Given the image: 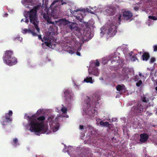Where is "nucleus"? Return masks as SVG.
I'll return each instance as SVG.
<instances>
[{
	"instance_id": "obj_1",
	"label": "nucleus",
	"mask_w": 157,
	"mask_h": 157,
	"mask_svg": "<svg viewBox=\"0 0 157 157\" xmlns=\"http://www.w3.org/2000/svg\"><path fill=\"white\" fill-rule=\"evenodd\" d=\"M56 111L58 113L61 111L63 115L58 114L57 116L50 115L48 116L46 118L44 116L37 117V116L45 113L46 110L43 109H38L36 114L31 116L26 114L24 118L28 121V124L24 125V126L27 129L37 135H38L39 133L48 134L52 132H56L58 130L60 126L58 117H68V116L66 114L67 110L65 107H56Z\"/></svg>"
},
{
	"instance_id": "obj_2",
	"label": "nucleus",
	"mask_w": 157,
	"mask_h": 157,
	"mask_svg": "<svg viewBox=\"0 0 157 157\" xmlns=\"http://www.w3.org/2000/svg\"><path fill=\"white\" fill-rule=\"evenodd\" d=\"M41 8L40 5H38L37 7H34L30 12L25 11L24 15L25 18L24 19H22L21 22L25 21L26 23H28L29 20L27 18L26 16H29L30 21L31 23L33 24L34 26L31 25L28 26V29H22L21 32L23 34L27 33H31L33 36H35L39 35L40 29L38 26L39 24V21H38L37 15L36 14L37 10Z\"/></svg>"
},
{
	"instance_id": "obj_3",
	"label": "nucleus",
	"mask_w": 157,
	"mask_h": 157,
	"mask_svg": "<svg viewBox=\"0 0 157 157\" xmlns=\"http://www.w3.org/2000/svg\"><path fill=\"white\" fill-rule=\"evenodd\" d=\"M97 100L90 98L86 97L82 103V109L83 110V115L87 114L91 117H94L97 114V109L95 108Z\"/></svg>"
},
{
	"instance_id": "obj_4",
	"label": "nucleus",
	"mask_w": 157,
	"mask_h": 157,
	"mask_svg": "<svg viewBox=\"0 0 157 157\" xmlns=\"http://www.w3.org/2000/svg\"><path fill=\"white\" fill-rule=\"evenodd\" d=\"M79 41L78 40H76L75 39H73L71 41L67 42V44L71 45H73V48H71L67 45H64L63 46V50L67 51L71 54H72L75 52H76V54L78 56H80V52H77L81 50L82 44L84 43V40L82 42V40L79 39Z\"/></svg>"
},
{
	"instance_id": "obj_5",
	"label": "nucleus",
	"mask_w": 157,
	"mask_h": 157,
	"mask_svg": "<svg viewBox=\"0 0 157 157\" xmlns=\"http://www.w3.org/2000/svg\"><path fill=\"white\" fill-rule=\"evenodd\" d=\"M112 21L109 20L101 28L100 36L102 37L104 36H113L116 33V27L113 24Z\"/></svg>"
},
{
	"instance_id": "obj_6",
	"label": "nucleus",
	"mask_w": 157,
	"mask_h": 157,
	"mask_svg": "<svg viewBox=\"0 0 157 157\" xmlns=\"http://www.w3.org/2000/svg\"><path fill=\"white\" fill-rule=\"evenodd\" d=\"M54 4H55L54 6H56L57 5H63V3L61 2L60 0L58 1H54L52 3L51 6L48 9L46 8L45 9V11L46 12V13H44L43 14V17L47 21L48 23L49 24H54L51 21L52 17L55 18L58 17V16L56 13V12L54 10H52V8Z\"/></svg>"
},
{
	"instance_id": "obj_7",
	"label": "nucleus",
	"mask_w": 157,
	"mask_h": 157,
	"mask_svg": "<svg viewBox=\"0 0 157 157\" xmlns=\"http://www.w3.org/2000/svg\"><path fill=\"white\" fill-rule=\"evenodd\" d=\"M71 30L73 29L75 30V34L77 36L78 38L82 40V42H83L84 40H86V37H89V34H87L85 35H82V31H81L79 28L77 27V24L74 22H71L69 21V23L68 24V26Z\"/></svg>"
},
{
	"instance_id": "obj_8",
	"label": "nucleus",
	"mask_w": 157,
	"mask_h": 157,
	"mask_svg": "<svg viewBox=\"0 0 157 157\" xmlns=\"http://www.w3.org/2000/svg\"><path fill=\"white\" fill-rule=\"evenodd\" d=\"M12 51H6L3 56L4 62L10 66L14 65L17 62V59L12 57Z\"/></svg>"
},
{
	"instance_id": "obj_9",
	"label": "nucleus",
	"mask_w": 157,
	"mask_h": 157,
	"mask_svg": "<svg viewBox=\"0 0 157 157\" xmlns=\"http://www.w3.org/2000/svg\"><path fill=\"white\" fill-rule=\"evenodd\" d=\"M38 38L41 39L44 42L42 44V46L44 48H47V47L50 48H52L53 45V40L51 38L50 35L47 36H44L43 39H42L40 35L38 36Z\"/></svg>"
},
{
	"instance_id": "obj_10",
	"label": "nucleus",
	"mask_w": 157,
	"mask_h": 157,
	"mask_svg": "<svg viewBox=\"0 0 157 157\" xmlns=\"http://www.w3.org/2000/svg\"><path fill=\"white\" fill-rule=\"evenodd\" d=\"M64 94L66 102L68 104H72L74 100L75 97L73 94L72 93L71 91L66 90L64 92Z\"/></svg>"
},
{
	"instance_id": "obj_11",
	"label": "nucleus",
	"mask_w": 157,
	"mask_h": 157,
	"mask_svg": "<svg viewBox=\"0 0 157 157\" xmlns=\"http://www.w3.org/2000/svg\"><path fill=\"white\" fill-rule=\"evenodd\" d=\"M12 114L13 112L11 110H10L8 113L5 114V116L2 118L1 124L2 125H6L8 123L12 121L11 117Z\"/></svg>"
},
{
	"instance_id": "obj_12",
	"label": "nucleus",
	"mask_w": 157,
	"mask_h": 157,
	"mask_svg": "<svg viewBox=\"0 0 157 157\" xmlns=\"http://www.w3.org/2000/svg\"><path fill=\"white\" fill-rule=\"evenodd\" d=\"M36 1L35 0H22V4L26 8H31L35 4Z\"/></svg>"
},
{
	"instance_id": "obj_13",
	"label": "nucleus",
	"mask_w": 157,
	"mask_h": 157,
	"mask_svg": "<svg viewBox=\"0 0 157 157\" xmlns=\"http://www.w3.org/2000/svg\"><path fill=\"white\" fill-rule=\"evenodd\" d=\"M134 71L132 68L129 69L127 67H125L122 69L121 72L122 78L123 79L125 78V76L128 75L129 73H134Z\"/></svg>"
},
{
	"instance_id": "obj_14",
	"label": "nucleus",
	"mask_w": 157,
	"mask_h": 157,
	"mask_svg": "<svg viewBox=\"0 0 157 157\" xmlns=\"http://www.w3.org/2000/svg\"><path fill=\"white\" fill-rule=\"evenodd\" d=\"M56 24L58 25L60 27L64 26H68L69 21L66 19H62L56 21Z\"/></svg>"
},
{
	"instance_id": "obj_15",
	"label": "nucleus",
	"mask_w": 157,
	"mask_h": 157,
	"mask_svg": "<svg viewBox=\"0 0 157 157\" xmlns=\"http://www.w3.org/2000/svg\"><path fill=\"white\" fill-rule=\"evenodd\" d=\"M89 73L90 74H93L94 76H98L99 72L98 69L94 67L90 69V67L88 69Z\"/></svg>"
},
{
	"instance_id": "obj_16",
	"label": "nucleus",
	"mask_w": 157,
	"mask_h": 157,
	"mask_svg": "<svg viewBox=\"0 0 157 157\" xmlns=\"http://www.w3.org/2000/svg\"><path fill=\"white\" fill-rule=\"evenodd\" d=\"M143 102H139L134 107L135 109L136 112H141L143 111V109L145 108L142 105H143Z\"/></svg>"
},
{
	"instance_id": "obj_17",
	"label": "nucleus",
	"mask_w": 157,
	"mask_h": 157,
	"mask_svg": "<svg viewBox=\"0 0 157 157\" xmlns=\"http://www.w3.org/2000/svg\"><path fill=\"white\" fill-rule=\"evenodd\" d=\"M132 16V13L130 11H125L123 13V17L126 20L130 19Z\"/></svg>"
},
{
	"instance_id": "obj_18",
	"label": "nucleus",
	"mask_w": 157,
	"mask_h": 157,
	"mask_svg": "<svg viewBox=\"0 0 157 157\" xmlns=\"http://www.w3.org/2000/svg\"><path fill=\"white\" fill-rule=\"evenodd\" d=\"M140 141L142 143H144L147 141L148 136L146 133H143L140 134Z\"/></svg>"
},
{
	"instance_id": "obj_19",
	"label": "nucleus",
	"mask_w": 157,
	"mask_h": 157,
	"mask_svg": "<svg viewBox=\"0 0 157 157\" xmlns=\"http://www.w3.org/2000/svg\"><path fill=\"white\" fill-rule=\"evenodd\" d=\"M149 19L147 20L146 24L148 26L151 25L153 24V21L152 20H157V16L155 17L153 16H150L148 17Z\"/></svg>"
},
{
	"instance_id": "obj_20",
	"label": "nucleus",
	"mask_w": 157,
	"mask_h": 157,
	"mask_svg": "<svg viewBox=\"0 0 157 157\" xmlns=\"http://www.w3.org/2000/svg\"><path fill=\"white\" fill-rule=\"evenodd\" d=\"M96 8V7H90L89 8H87L86 9V10L88 12L91 13H97L101 10L99 9H97Z\"/></svg>"
},
{
	"instance_id": "obj_21",
	"label": "nucleus",
	"mask_w": 157,
	"mask_h": 157,
	"mask_svg": "<svg viewBox=\"0 0 157 157\" xmlns=\"http://www.w3.org/2000/svg\"><path fill=\"white\" fill-rule=\"evenodd\" d=\"M117 90L120 92V93L122 94L123 93L125 92L126 91V88L124 85H119L116 86Z\"/></svg>"
},
{
	"instance_id": "obj_22",
	"label": "nucleus",
	"mask_w": 157,
	"mask_h": 157,
	"mask_svg": "<svg viewBox=\"0 0 157 157\" xmlns=\"http://www.w3.org/2000/svg\"><path fill=\"white\" fill-rule=\"evenodd\" d=\"M114 8L113 6H108L106 8V12L108 15H113L114 12Z\"/></svg>"
},
{
	"instance_id": "obj_23",
	"label": "nucleus",
	"mask_w": 157,
	"mask_h": 157,
	"mask_svg": "<svg viewBox=\"0 0 157 157\" xmlns=\"http://www.w3.org/2000/svg\"><path fill=\"white\" fill-rule=\"evenodd\" d=\"M92 128V127L90 126H84L81 125H80L79 126V129L83 131H86L88 129H91Z\"/></svg>"
},
{
	"instance_id": "obj_24",
	"label": "nucleus",
	"mask_w": 157,
	"mask_h": 157,
	"mask_svg": "<svg viewBox=\"0 0 157 157\" xmlns=\"http://www.w3.org/2000/svg\"><path fill=\"white\" fill-rule=\"evenodd\" d=\"M83 82L93 84L94 82V80L91 77H87L86 78L84 79Z\"/></svg>"
},
{
	"instance_id": "obj_25",
	"label": "nucleus",
	"mask_w": 157,
	"mask_h": 157,
	"mask_svg": "<svg viewBox=\"0 0 157 157\" xmlns=\"http://www.w3.org/2000/svg\"><path fill=\"white\" fill-rule=\"evenodd\" d=\"M134 79H135V81L137 82L136 83V85L138 86H139L141 85L142 83V82L144 81H143L140 79V78H139L138 75L135 76Z\"/></svg>"
},
{
	"instance_id": "obj_26",
	"label": "nucleus",
	"mask_w": 157,
	"mask_h": 157,
	"mask_svg": "<svg viewBox=\"0 0 157 157\" xmlns=\"http://www.w3.org/2000/svg\"><path fill=\"white\" fill-rule=\"evenodd\" d=\"M110 57L111 58H110V60L112 62L113 61H117L118 62V61L119 59V57H117L116 55L115 54L111 55Z\"/></svg>"
},
{
	"instance_id": "obj_27",
	"label": "nucleus",
	"mask_w": 157,
	"mask_h": 157,
	"mask_svg": "<svg viewBox=\"0 0 157 157\" xmlns=\"http://www.w3.org/2000/svg\"><path fill=\"white\" fill-rule=\"evenodd\" d=\"M142 57L143 60L147 61L149 58L150 56L148 53L145 52L143 54Z\"/></svg>"
},
{
	"instance_id": "obj_28",
	"label": "nucleus",
	"mask_w": 157,
	"mask_h": 157,
	"mask_svg": "<svg viewBox=\"0 0 157 157\" xmlns=\"http://www.w3.org/2000/svg\"><path fill=\"white\" fill-rule=\"evenodd\" d=\"M99 65V63L98 60H96L94 62H91L90 66V69L94 67V66H98Z\"/></svg>"
},
{
	"instance_id": "obj_29",
	"label": "nucleus",
	"mask_w": 157,
	"mask_h": 157,
	"mask_svg": "<svg viewBox=\"0 0 157 157\" xmlns=\"http://www.w3.org/2000/svg\"><path fill=\"white\" fill-rule=\"evenodd\" d=\"M156 75H155L154 73L151 74L150 77L151 78L152 80L153 81H155V84L157 85V78H156Z\"/></svg>"
},
{
	"instance_id": "obj_30",
	"label": "nucleus",
	"mask_w": 157,
	"mask_h": 157,
	"mask_svg": "<svg viewBox=\"0 0 157 157\" xmlns=\"http://www.w3.org/2000/svg\"><path fill=\"white\" fill-rule=\"evenodd\" d=\"M100 124L103 126L107 127L109 125V123L107 122H103L102 121H101L100 122Z\"/></svg>"
},
{
	"instance_id": "obj_31",
	"label": "nucleus",
	"mask_w": 157,
	"mask_h": 157,
	"mask_svg": "<svg viewBox=\"0 0 157 157\" xmlns=\"http://www.w3.org/2000/svg\"><path fill=\"white\" fill-rule=\"evenodd\" d=\"M139 78H140V79L142 81H144L146 78L144 75L142 74V73L139 72V75L138 76Z\"/></svg>"
},
{
	"instance_id": "obj_32",
	"label": "nucleus",
	"mask_w": 157,
	"mask_h": 157,
	"mask_svg": "<svg viewBox=\"0 0 157 157\" xmlns=\"http://www.w3.org/2000/svg\"><path fill=\"white\" fill-rule=\"evenodd\" d=\"M109 60H110V58L109 57H105L102 59V63L104 64H106Z\"/></svg>"
},
{
	"instance_id": "obj_33",
	"label": "nucleus",
	"mask_w": 157,
	"mask_h": 157,
	"mask_svg": "<svg viewBox=\"0 0 157 157\" xmlns=\"http://www.w3.org/2000/svg\"><path fill=\"white\" fill-rule=\"evenodd\" d=\"M13 144L14 146H16L18 144V140L17 138H14L13 141Z\"/></svg>"
},
{
	"instance_id": "obj_34",
	"label": "nucleus",
	"mask_w": 157,
	"mask_h": 157,
	"mask_svg": "<svg viewBox=\"0 0 157 157\" xmlns=\"http://www.w3.org/2000/svg\"><path fill=\"white\" fill-rule=\"evenodd\" d=\"M131 60L133 61H135L136 60H138L136 56L134 55L131 58Z\"/></svg>"
},
{
	"instance_id": "obj_35",
	"label": "nucleus",
	"mask_w": 157,
	"mask_h": 157,
	"mask_svg": "<svg viewBox=\"0 0 157 157\" xmlns=\"http://www.w3.org/2000/svg\"><path fill=\"white\" fill-rule=\"evenodd\" d=\"M77 12H78V14H82V13H83V11H80L77 10L74 11V13Z\"/></svg>"
},
{
	"instance_id": "obj_36",
	"label": "nucleus",
	"mask_w": 157,
	"mask_h": 157,
	"mask_svg": "<svg viewBox=\"0 0 157 157\" xmlns=\"http://www.w3.org/2000/svg\"><path fill=\"white\" fill-rule=\"evenodd\" d=\"M155 59L154 58H151L150 59V63H151L155 61Z\"/></svg>"
},
{
	"instance_id": "obj_37",
	"label": "nucleus",
	"mask_w": 157,
	"mask_h": 157,
	"mask_svg": "<svg viewBox=\"0 0 157 157\" xmlns=\"http://www.w3.org/2000/svg\"><path fill=\"white\" fill-rule=\"evenodd\" d=\"M153 48H154V52L157 51V44L154 45L153 46Z\"/></svg>"
},
{
	"instance_id": "obj_38",
	"label": "nucleus",
	"mask_w": 157,
	"mask_h": 157,
	"mask_svg": "<svg viewBox=\"0 0 157 157\" xmlns=\"http://www.w3.org/2000/svg\"><path fill=\"white\" fill-rule=\"evenodd\" d=\"M142 100L143 102H147L148 101V99L144 97L142 98Z\"/></svg>"
},
{
	"instance_id": "obj_39",
	"label": "nucleus",
	"mask_w": 157,
	"mask_h": 157,
	"mask_svg": "<svg viewBox=\"0 0 157 157\" xmlns=\"http://www.w3.org/2000/svg\"><path fill=\"white\" fill-rule=\"evenodd\" d=\"M77 19L79 20L80 21H82V16L81 15V17L80 16H78V17H77Z\"/></svg>"
},
{
	"instance_id": "obj_40",
	"label": "nucleus",
	"mask_w": 157,
	"mask_h": 157,
	"mask_svg": "<svg viewBox=\"0 0 157 157\" xmlns=\"http://www.w3.org/2000/svg\"><path fill=\"white\" fill-rule=\"evenodd\" d=\"M117 120V118H112V119H109V121L110 122H113V121H116Z\"/></svg>"
},
{
	"instance_id": "obj_41",
	"label": "nucleus",
	"mask_w": 157,
	"mask_h": 157,
	"mask_svg": "<svg viewBox=\"0 0 157 157\" xmlns=\"http://www.w3.org/2000/svg\"><path fill=\"white\" fill-rule=\"evenodd\" d=\"M121 15L120 14H119L116 17L118 19V20L119 21H121Z\"/></svg>"
},
{
	"instance_id": "obj_42",
	"label": "nucleus",
	"mask_w": 157,
	"mask_h": 157,
	"mask_svg": "<svg viewBox=\"0 0 157 157\" xmlns=\"http://www.w3.org/2000/svg\"><path fill=\"white\" fill-rule=\"evenodd\" d=\"M113 19H114L113 20L112 19L111 20H110L112 21V23H113V24H114V25H115V26H116V24L115 22V19H114V18H113Z\"/></svg>"
},
{
	"instance_id": "obj_43",
	"label": "nucleus",
	"mask_w": 157,
	"mask_h": 157,
	"mask_svg": "<svg viewBox=\"0 0 157 157\" xmlns=\"http://www.w3.org/2000/svg\"><path fill=\"white\" fill-rule=\"evenodd\" d=\"M138 9H139V7L137 6H135L134 7V9L136 11L138 10Z\"/></svg>"
},
{
	"instance_id": "obj_44",
	"label": "nucleus",
	"mask_w": 157,
	"mask_h": 157,
	"mask_svg": "<svg viewBox=\"0 0 157 157\" xmlns=\"http://www.w3.org/2000/svg\"><path fill=\"white\" fill-rule=\"evenodd\" d=\"M133 55V52H131L129 53V56L131 57V56H132Z\"/></svg>"
},
{
	"instance_id": "obj_45",
	"label": "nucleus",
	"mask_w": 157,
	"mask_h": 157,
	"mask_svg": "<svg viewBox=\"0 0 157 157\" xmlns=\"http://www.w3.org/2000/svg\"><path fill=\"white\" fill-rule=\"evenodd\" d=\"M8 10V11L10 13H12L13 10L12 9H9Z\"/></svg>"
},
{
	"instance_id": "obj_46",
	"label": "nucleus",
	"mask_w": 157,
	"mask_h": 157,
	"mask_svg": "<svg viewBox=\"0 0 157 157\" xmlns=\"http://www.w3.org/2000/svg\"><path fill=\"white\" fill-rule=\"evenodd\" d=\"M142 10L143 11H145L147 13H148V9H144L143 8L142 9Z\"/></svg>"
},
{
	"instance_id": "obj_47",
	"label": "nucleus",
	"mask_w": 157,
	"mask_h": 157,
	"mask_svg": "<svg viewBox=\"0 0 157 157\" xmlns=\"http://www.w3.org/2000/svg\"><path fill=\"white\" fill-rule=\"evenodd\" d=\"M8 16V14L7 13H5L3 16V17H6Z\"/></svg>"
},
{
	"instance_id": "obj_48",
	"label": "nucleus",
	"mask_w": 157,
	"mask_h": 157,
	"mask_svg": "<svg viewBox=\"0 0 157 157\" xmlns=\"http://www.w3.org/2000/svg\"><path fill=\"white\" fill-rule=\"evenodd\" d=\"M19 40H20V41H21V40H22V38L21 37H19Z\"/></svg>"
},
{
	"instance_id": "obj_49",
	"label": "nucleus",
	"mask_w": 157,
	"mask_h": 157,
	"mask_svg": "<svg viewBox=\"0 0 157 157\" xmlns=\"http://www.w3.org/2000/svg\"><path fill=\"white\" fill-rule=\"evenodd\" d=\"M45 6H46L47 5V3L46 2V0H45Z\"/></svg>"
},
{
	"instance_id": "obj_50",
	"label": "nucleus",
	"mask_w": 157,
	"mask_h": 157,
	"mask_svg": "<svg viewBox=\"0 0 157 157\" xmlns=\"http://www.w3.org/2000/svg\"><path fill=\"white\" fill-rule=\"evenodd\" d=\"M99 79L100 80H102L103 79V78H99Z\"/></svg>"
},
{
	"instance_id": "obj_51",
	"label": "nucleus",
	"mask_w": 157,
	"mask_h": 157,
	"mask_svg": "<svg viewBox=\"0 0 157 157\" xmlns=\"http://www.w3.org/2000/svg\"><path fill=\"white\" fill-rule=\"evenodd\" d=\"M155 90L156 91H157V87H155Z\"/></svg>"
},
{
	"instance_id": "obj_52",
	"label": "nucleus",
	"mask_w": 157,
	"mask_h": 157,
	"mask_svg": "<svg viewBox=\"0 0 157 157\" xmlns=\"http://www.w3.org/2000/svg\"><path fill=\"white\" fill-rule=\"evenodd\" d=\"M43 4H44V0H43Z\"/></svg>"
}]
</instances>
